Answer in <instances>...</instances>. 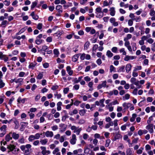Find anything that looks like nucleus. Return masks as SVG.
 <instances>
[{"label":"nucleus","mask_w":155,"mask_h":155,"mask_svg":"<svg viewBox=\"0 0 155 155\" xmlns=\"http://www.w3.org/2000/svg\"><path fill=\"white\" fill-rule=\"evenodd\" d=\"M111 134H113L114 135H115L114 138L113 139V141H115L117 140H119L122 137V135L118 132L113 133Z\"/></svg>","instance_id":"f257e3e1"},{"label":"nucleus","mask_w":155,"mask_h":155,"mask_svg":"<svg viewBox=\"0 0 155 155\" xmlns=\"http://www.w3.org/2000/svg\"><path fill=\"white\" fill-rule=\"evenodd\" d=\"M153 124H149L148 125L146 126V128L147 130H149L150 133L152 134L153 132Z\"/></svg>","instance_id":"f03ea898"},{"label":"nucleus","mask_w":155,"mask_h":155,"mask_svg":"<svg viewBox=\"0 0 155 155\" xmlns=\"http://www.w3.org/2000/svg\"><path fill=\"white\" fill-rule=\"evenodd\" d=\"M16 146L14 144H10L9 145L7 146V148L9 150H10V151H11V152L14 151L15 153H14L16 151V150H14L16 149Z\"/></svg>","instance_id":"7ed1b4c3"},{"label":"nucleus","mask_w":155,"mask_h":155,"mask_svg":"<svg viewBox=\"0 0 155 155\" xmlns=\"http://www.w3.org/2000/svg\"><path fill=\"white\" fill-rule=\"evenodd\" d=\"M149 14L150 16H152L151 18V20L152 21L155 20V11L153 9H151L150 10Z\"/></svg>","instance_id":"20e7f679"},{"label":"nucleus","mask_w":155,"mask_h":155,"mask_svg":"<svg viewBox=\"0 0 155 155\" xmlns=\"http://www.w3.org/2000/svg\"><path fill=\"white\" fill-rule=\"evenodd\" d=\"M141 40L139 41L140 45H143L144 44V41L147 39V37L146 36H143L141 38Z\"/></svg>","instance_id":"39448f33"},{"label":"nucleus","mask_w":155,"mask_h":155,"mask_svg":"<svg viewBox=\"0 0 155 155\" xmlns=\"http://www.w3.org/2000/svg\"><path fill=\"white\" fill-rule=\"evenodd\" d=\"M136 57L135 56L126 55L124 58V60L126 61H128L130 60H132L135 59Z\"/></svg>","instance_id":"423d86ee"},{"label":"nucleus","mask_w":155,"mask_h":155,"mask_svg":"<svg viewBox=\"0 0 155 155\" xmlns=\"http://www.w3.org/2000/svg\"><path fill=\"white\" fill-rule=\"evenodd\" d=\"M55 9L59 13H61L63 12L62 7L61 5H57Z\"/></svg>","instance_id":"0eeeda50"},{"label":"nucleus","mask_w":155,"mask_h":155,"mask_svg":"<svg viewBox=\"0 0 155 155\" xmlns=\"http://www.w3.org/2000/svg\"><path fill=\"white\" fill-rule=\"evenodd\" d=\"M104 101V100L103 99L99 101H97L95 102V104L97 106L104 107V106L103 104Z\"/></svg>","instance_id":"6e6552de"},{"label":"nucleus","mask_w":155,"mask_h":155,"mask_svg":"<svg viewBox=\"0 0 155 155\" xmlns=\"http://www.w3.org/2000/svg\"><path fill=\"white\" fill-rule=\"evenodd\" d=\"M110 12V15L112 16H114L115 14V8L114 7H111L109 9Z\"/></svg>","instance_id":"1a4fd4ad"},{"label":"nucleus","mask_w":155,"mask_h":155,"mask_svg":"<svg viewBox=\"0 0 155 155\" xmlns=\"http://www.w3.org/2000/svg\"><path fill=\"white\" fill-rule=\"evenodd\" d=\"M66 69L67 72L69 75L71 76L73 74V70H71V68L70 66H67Z\"/></svg>","instance_id":"9d476101"},{"label":"nucleus","mask_w":155,"mask_h":155,"mask_svg":"<svg viewBox=\"0 0 155 155\" xmlns=\"http://www.w3.org/2000/svg\"><path fill=\"white\" fill-rule=\"evenodd\" d=\"M45 135L47 137H52L53 136V133L52 131H47L45 133Z\"/></svg>","instance_id":"9b49d317"},{"label":"nucleus","mask_w":155,"mask_h":155,"mask_svg":"<svg viewBox=\"0 0 155 155\" xmlns=\"http://www.w3.org/2000/svg\"><path fill=\"white\" fill-rule=\"evenodd\" d=\"M132 67V66L130 64H128L126 65L125 68L127 72H128L131 71Z\"/></svg>","instance_id":"f8f14e48"},{"label":"nucleus","mask_w":155,"mask_h":155,"mask_svg":"<svg viewBox=\"0 0 155 155\" xmlns=\"http://www.w3.org/2000/svg\"><path fill=\"white\" fill-rule=\"evenodd\" d=\"M12 134V132H10L9 134H7L5 137V140L7 142L9 141L10 140H12V137H11L10 134Z\"/></svg>","instance_id":"ddd939ff"},{"label":"nucleus","mask_w":155,"mask_h":155,"mask_svg":"<svg viewBox=\"0 0 155 155\" xmlns=\"http://www.w3.org/2000/svg\"><path fill=\"white\" fill-rule=\"evenodd\" d=\"M19 137V135L15 132H13L12 135V137L15 140H17Z\"/></svg>","instance_id":"4468645a"},{"label":"nucleus","mask_w":155,"mask_h":155,"mask_svg":"<svg viewBox=\"0 0 155 155\" xmlns=\"http://www.w3.org/2000/svg\"><path fill=\"white\" fill-rule=\"evenodd\" d=\"M37 64V63L35 62L31 63L28 66V68L33 69H34V68L36 65Z\"/></svg>","instance_id":"2eb2a0df"},{"label":"nucleus","mask_w":155,"mask_h":155,"mask_svg":"<svg viewBox=\"0 0 155 155\" xmlns=\"http://www.w3.org/2000/svg\"><path fill=\"white\" fill-rule=\"evenodd\" d=\"M79 57V55L78 54L74 55L72 58V61L74 62H76L78 60Z\"/></svg>","instance_id":"dca6fc26"},{"label":"nucleus","mask_w":155,"mask_h":155,"mask_svg":"<svg viewBox=\"0 0 155 155\" xmlns=\"http://www.w3.org/2000/svg\"><path fill=\"white\" fill-rule=\"evenodd\" d=\"M106 55L109 58H111L113 55V54L109 50L107 51Z\"/></svg>","instance_id":"f3484780"},{"label":"nucleus","mask_w":155,"mask_h":155,"mask_svg":"<svg viewBox=\"0 0 155 155\" xmlns=\"http://www.w3.org/2000/svg\"><path fill=\"white\" fill-rule=\"evenodd\" d=\"M90 45V42L87 41L85 42L84 45V49L85 50H87L88 48Z\"/></svg>","instance_id":"a211bd4d"},{"label":"nucleus","mask_w":155,"mask_h":155,"mask_svg":"<svg viewBox=\"0 0 155 155\" xmlns=\"http://www.w3.org/2000/svg\"><path fill=\"white\" fill-rule=\"evenodd\" d=\"M38 1H36L32 3L31 5V9H33L38 4Z\"/></svg>","instance_id":"6ab92c4d"},{"label":"nucleus","mask_w":155,"mask_h":155,"mask_svg":"<svg viewBox=\"0 0 155 155\" xmlns=\"http://www.w3.org/2000/svg\"><path fill=\"white\" fill-rule=\"evenodd\" d=\"M137 116V114H133L132 115V117L130 119V121L131 122H134L135 120V118Z\"/></svg>","instance_id":"aec40b11"},{"label":"nucleus","mask_w":155,"mask_h":155,"mask_svg":"<svg viewBox=\"0 0 155 155\" xmlns=\"http://www.w3.org/2000/svg\"><path fill=\"white\" fill-rule=\"evenodd\" d=\"M26 100V98L21 99L20 97H19L18 99V102L20 103H24Z\"/></svg>","instance_id":"412c9836"},{"label":"nucleus","mask_w":155,"mask_h":155,"mask_svg":"<svg viewBox=\"0 0 155 155\" xmlns=\"http://www.w3.org/2000/svg\"><path fill=\"white\" fill-rule=\"evenodd\" d=\"M54 96L55 98L59 99L61 97V95L60 94H58L57 92H56L54 94Z\"/></svg>","instance_id":"4be33fe9"},{"label":"nucleus","mask_w":155,"mask_h":155,"mask_svg":"<svg viewBox=\"0 0 155 155\" xmlns=\"http://www.w3.org/2000/svg\"><path fill=\"white\" fill-rule=\"evenodd\" d=\"M110 73L116 72L115 68L112 65H110Z\"/></svg>","instance_id":"5701e85b"},{"label":"nucleus","mask_w":155,"mask_h":155,"mask_svg":"<svg viewBox=\"0 0 155 155\" xmlns=\"http://www.w3.org/2000/svg\"><path fill=\"white\" fill-rule=\"evenodd\" d=\"M43 76V72H40L37 77V79L39 80L41 79Z\"/></svg>","instance_id":"b1692460"},{"label":"nucleus","mask_w":155,"mask_h":155,"mask_svg":"<svg viewBox=\"0 0 155 155\" xmlns=\"http://www.w3.org/2000/svg\"><path fill=\"white\" fill-rule=\"evenodd\" d=\"M8 24V22L7 20H3L1 24V26L3 27H5Z\"/></svg>","instance_id":"393cba45"},{"label":"nucleus","mask_w":155,"mask_h":155,"mask_svg":"<svg viewBox=\"0 0 155 155\" xmlns=\"http://www.w3.org/2000/svg\"><path fill=\"white\" fill-rule=\"evenodd\" d=\"M78 113V111L76 109H74L72 111H70L69 112V114L70 115H72L73 114H76Z\"/></svg>","instance_id":"a878e982"},{"label":"nucleus","mask_w":155,"mask_h":155,"mask_svg":"<svg viewBox=\"0 0 155 155\" xmlns=\"http://www.w3.org/2000/svg\"><path fill=\"white\" fill-rule=\"evenodd\" d=\"M102 12V9L100 7H99L95 9V13H99Z\"/></svg>","instance_id":"bb28decb"},{"label":"nucleus","mask_w":155,"mask_h":155,"mask_svg":"<svg viewBox=\"0 0 155 155\" xmlns=\"http://www.w3.org/2000/svg\"><path fill=\"white\" fill-rule=\"evenodd\" d=\"M26 123L25 122H21V127H20V130L21 131H23L24 130L25 125L24 124Z\"/></svg>","instance_id":"cd10ccee"},{"label":"nucleus","mask_w":155,"mask_h":155,"mask_svg":"<svg viewBox=\"0 0 155 155\" xmlns=\"http://www.w3.org/2000/svg\"><path fill=\"white\" fill-rule=\"evenodd\" d=\"M4 4L6 6H8L10 5L11 3L10 0H5L4 2Z\"/></svg>","instance_id":"c85d7f7f"},{"label":"nucleus","mask_w":155,"mask_h":155,"mask_svg":"<svg viewBox=\"0 0 155 155\" xmlns=\"http://www.w3.org/2000/svg\"><path fill=\"white\" fill-rule=\"evenodd\" d=\"M90 151V149L89 148H88L87 145L84 148V153H87V154L89 153Z\"/></svg>","instance_id":"c756f323"},{"label":"nucleus","mask_w":155,"mask_h":155,"mask_svg":"<svg viewBox=\"0 0 155 155\" xmlns=\"http://www.w3.org/2000/svg\"><path fill=\"white\" fill-rule=\"evenodd\" d=\"M48 140L47 139H44L40 141V143L42 145H45L48 142Z\"/></svg>","instance_id":"7c9ffc66"},{"label":"nucleus","mask_w":155,"mask_h":155,"mask_svg":"<svg viewBox=\"0 0 155 155\" xmlns=\"http://www.w3.org/2000/svg\"><path fill=\"white\" fill-rule=\"evenodd\" d=\"M132 37V35L130 34H128L126 36V37L124 38V41H127L130 39Z\"/></svg>","instance_id":"2f4dec72"},{"label":"nucleus","mask_w":155,"mask_h":155,"mask_svg":"<svg viewBox=\"0 0 155 155\" xmlns=\"http://www.w3.org/2000/svg\"><path fill=\"white\" fill-rule=\"evenodd\" d=\"M43 41V40L42 39L36 38V40L35 41V42L37 45H39Z\"/></svg>","instance_id":"473e14b6"},{"label":"nucleus","mask_w":155,"mask_h":155,"mask_svg":"<svg viewBox=\"0 0 155 155\" xmlns=\"http://www.w3.org/2000/svg\"><path fill=\"white\" fill-rule=\"evenodd\" d=\"M98 48V46L97 45L95 44L94 45L92 48V51H96V50Z\"/></svg>","instance_id":"72a5a7b5"},{"label":"nucleus","mask_w":155,"mask_h":155,"mask_svg":"<svg viewBox=\"0 0 155 155\" xmlns=\"http://www.w3.org/2000/svg\"><path fill=\"white\" fill-rule=\"evenodd\" d=\"M28 139L29 141H32L33 140L35 139V136L33 135H31L29 137Z\"/></svg>","instance_id":"f704fd0d"},{"label":"nucleus","mask_w":155,"mask_h":155,"mask_svg":"<svg viewBox=\"0 0 155 155\" xmlns=\"http://www.w3.org/2000/svg\"><path fill=\"white\" fill-rule=\"evenodd\" d=\"M133 20L135 21L136 22H139L140 21L141 18L140 16H137Z\"/></svg>","instance_id":"c9c22d12"},{"label":"nucleus","mask_w":155,"mask_h":155,"mask_svg":"<svg viewBox=\"0 0 155 155\" xmlns=\"http://www.w3.org/2000/svg\"><path fill=\"white\" fill-rule=\"evenodd\" d=\"M120 5L121 7H124L125 8H127L128 7L127 4H125L123 2H121Z\"/></svg>","instance_id":"e433bc0d"},{"label":"nucleus","mask_w":155,"mask_h":155,"mask_svg":"<svg viewBox=\"0 0 155 155\" xmlns=\"http://www.w3.org/2000/svg\"><path fill=\"white\" fill-rule=\"evenodd\" d=\"M132 153V151L130 148H128L126 151V155H131Z\"/></svg>","instance_id":"4c0bfd02"},{"label":"nucleus","mask_w":155,"mask_h":155,"mask_svg":"<svg viewBox=\"0 0 155 155\" xmlns=\"http://www.w3.org/2000/svg\"><path fill=\"white\" fill-rule=\"evenodd\" d=\"M147 42L150 44H152L154 42V40L152 38H150L147 39Z\"/></svg>","instance_id":"58836bf2"},{"label":"nucleus","mask_w":155,"mask_h":155,"mask_svg":"<svg viewBox=\"0 0 155 155\" xmlns=\"http://www.w3.org/2000/svg\"><path fill=\"white\" fill-rule=\"evenodd\" d=\"M106 143L105 144V146L106 147H108L110 144V143L111 142V141L109 139H107L106 140Z\"/></svg>","instance_id":"ea45409f"},{"label":"nucleus","mask_w":155,"mask_h":155,"mask_svg":"<svg viewBox=\"0 0 155 155\" xmlns=\"http://www.w3.org/2000/svg\"><path fill=\"white\" fill-rule=\"evenodd\" d=\"M86 110L85 109L80 110L79 112V114L83 116L85 113Z\"/></svg>","instance_id":"a19ab883"},{"label":"nucleus","mask_w":155,"mask_h":155,"mask_svg":"<svg viewBox=\"0 0 155 155\" xmlns=\"http://www.w3.org/2000/svg\"><path fill=\"white\" fill-rule=\"evenodd\" d=\"M14 8L13 7L10 6L7 8V11L8 12H10L14 10Z\"/></svg>","instance_id":"79ce46f5"},{"label":"nucleus","mask_w":155,"mask_h":155,"mask_svg":"<svg viewBox=\"0 0 155 155\" xmlns=\"http://www.w3.org/2000/svg\"><path fill=\"white\" fill-rule=\"evenodd\" d=\"M134 71H136L138 70H141L142 69V67L141 66H138L134 68Z\"/></svg>","instance_id":"37998d69"},{"label":"nucleus","mask_w":155,"mask_h":155,"mask_svg":"<svg viewBox=\"0 0 155 155\" xmlns=\"http://www.w3.org/2000/svg\"><path fill=\"white\" fill-rule=\"evenodd\" d=\"M117 50L118 48L117 47H114L112 48L111 51L113 53H116L117 52Z\"/></svg>","instance_id":"c03bdc74"},{"label":"nucleus","mask_w":155,"mask_h":155,"mask_svg":"<svg viewBox=\"0 0 155 155\" xmlns=\"http://www.w3.org/2000/svg\"><path fill=\"white\" fill-rule=\"evenodd\" d=\"M59 127H64V128L63 130H61V131L62 132H64L66 130V127L65 126V124H64L62 123L60 124L59 125Z\"/></svg>","instance_id":"a18cd8bd"},{"label":"nucleus","mask_w":155,"mask_h":155,"mask_svg":"<svg viewBox=\"0 0 155 155\" xmlns=\"http://www.w3.org/2000/svg\"><path fill=\"white\" fill-rule=\"evenodd\" d=\"M120 53H122V54L124 55H126V53L125 51L124 48H122L120 50Z\"/></svg>","instance_id":"49530a36"},{"label":"nucleus","mask_w":155,"mask_h":155,"mask_svg":"<svg viewBox=\"0 0 155 155\" xmlns=\"http://www.w3.org/2000/svg\"><path fill=\"white\" fill-rule=\"evenodd\" d=\"M110 3H108V2L107 1H104L103 2V7H104L105 6H108L110 5Z\"/></svg>","instance_id":"de8ad7c7"},{"label":"nucleus","mask_w":155,"mask_h":155,"mask_svg":"<svg viewBox=\"0 0 155 155\" xmlns=\"http://www.w3.org/2000/svg\"><path fill=\"white\" fill-rule=\"evenodd\" d=\"M133 21L132 19H129L128 21V24L129 26H131L133 25Z\"/></svg>","instance_id":"09e8293b"},{"label":"nucleus","mask_w":155,"mask_h":155,"mask_svg":"<svg viewBox=\"0 0 155 155\" xmlns=\"http://www.w3.org/2000/svg\"><path fill=\"white\" fill-rule=\"evenodd\" d=\"M104 13L103 12H101L99 13H97L96 17L98 18H101L103 16Z\"/></svg>","instance_id":"8fccbe9b"},{"label":"nucleus","mask_w":155,"mask_h":155,"mask_svg":"<svg viewBox=\"0 0 155 155\" xmlns=\"http://www.w3.org/2000/svg\"><path fill=\"white\" fill-rule=\"evenodd\" d=\"M54 53V54L56 55L57 57H58V55L59 54V52L58 50L57 49H54L53 51Z\"/></svg>","instance_id":"3c124183"},{"label":"nucleus","mask_w":155,"mask_h":155,"mask_svg":"<svg viewBox=\"0 0 155 155\" xmlns=\"http://www.w3.org/2000/svg\"><path fill=\"white\" fill-rule=\"evenodd\" d=\"M118 104V102L117 100H114L112 102H111L110 105H114L117 104Z\"/></svg>","instance_id":"603ef678"},{"label":"nucleus","mask_w":155,"mask_h":155,"mask_svg":"<svg viewBox=\"0 0 155 155\" xmlns=\"http://www.w3.org/2000/svg\"><path fill=\"white\" fill-rule=\"evenodd\" d=\"M5 85V83L3 82L2 80H0V88H2Z\"/></svg>","instance_id":"864d4df0"},{"label":"nucleus","mask_w":155,"mask_h":155,"mask_svg":"<svg viewBox=\"0 0 155 155\" xmlns=\"http://www.w3.org/2000/svg\"><path fill=\"white\" fill-rule=\"evenodd\" d=\"M7 128V126L6 125H3L0 128V130L2 131H3V130H5L6 131V128Z\"/></svg>","instance_id":"5fc2aeb1"},{"label":"nucleus","mask_w":155,"mask_h":155,"mask_svg":"<svg viewBox=\"0 0 155 155\" xmlns=\"http://www.w3.org/2000/svg\"><path fill=\"white\" fill-rule=\"evenodd\" d=\"M125 68L124 66H122L118 70V72H124V69Z\"/></svg>","instance_id":"6e6d98bb"},{"label":"nucleus","mask_w":155,"mask_h":155,"mask_svg":"<svg viewBox=\"0 0 155 155\" xmlns=\"http://www.w3.org/2000/svg\"><path fill=\"white\" fill-rule=\"evenodd\" d=\"M87 2V0H80V4L82 5L85 4Z\"/></svg>","instance_id":"4d7b16f0"},{"label":"nucleus","mask_w":155,"mask_h":155,"mask_svg":"<svg viewBox=\"0 0 155 155\" xmlns=\"http://www.w3.org/2000/svg\"><path fill=\"white\" fill-rule=\"evenodd\" d=\"M18 3V1L16 0H15L12 2V5L14 6L17 7V4Z\"/></svg>","instance_id":"13d9d810"},{"label":"nucleus","mask_w":155,"mask_h":155,"mask_svg":"<svg viewBox=\"0 0 155 155\" xmlns=\"http://www.w3.org/2000/svg\"><path fill=\"white\" fill-rule=\"evenodd\" d=\"M81 130V128H79V129H78L77 130H74V133L76 132V134L77 135H78L79 134L80 132V131Z\"/></svg>","instance_id":"bf43d9fd"},{"label":"nucleus","mask_w":155,"mask_h":155,"mask_svg":"<svg viewBox=\"0 0 155 155\" xmlns=\"http://www.w3.org/2000/svg\"><path fill=\"white\" fill-rule=\"evenodd\" d=\"M24 140L25 139L23 137H22V138L18 140V141L19 143H24Z\"/></svg>","instance_id":"052dcab7"},{"label":"nucleus","mask_w":155,"mask_h":155,"mask_svg":"<svg viewBox=\"0 0 155 155\" xmlns=\"http://www.w3.org/2000/svg\"><path fill=\"white\" fill-rule=\"evenodd\" d=\"M134 84L136 85L137 86V88H139L141 87V86L139 85V81H137Z\"/></svg>","instance_id":"680f3d73"},{"label":"nucleus","mask_w":155,"mask_h":155,"mask_svg":"<svg viewBox=\"0 0 155 155\" xmlns=\"http://www.w3.org/2000/svg\"><path fill=\"white\" fill-rule=\"evenodd\" d=\"M85 122V121L84 119H80L78 122V124H84Z\"/></svg>","instance_id":"e2e57ef3"},{"label":"nucleus","mask_w":155,"mask_h":155,"mask_svg":"<svg viewBox=\"0 0 155 155\" xmlns=\"http://www.w3.org/2000/svg\"><path fill=\"white\" fill-rule=\"evenodd\" d=\"M76 140L71 139L70 140V143L72 145H74L76 143Z\"/></svg>","instance_id":"0e129e2a"},{"label":"nucleus","mask_w":155,"mask_h":155,"mask_svg":"<svg viewBox=\"0 0 155 155\" xmlns=\"http://www.w3.org/2000/svg\"><path fill=\"white\" fill-rule=\"evenodd\" d=\"M48 47L46 45H44L42 47L41 50L43 51H45L48 49Z\"/></svg>","instance_id":"69168bd1"},{"label":"nucleus","mask_w":155,"mask_h":155,"mask_svg":"<svg viewBox=\"0 0 155 155\" xmlns=\"http://www.w3.org/2000/svg\"><path fill=\"white\" fill-rule=\"evenodd\" d=\"M85 57V53H83L81 54L80 56V59L82 60H84Z\"/></svg>","instance_id":"338daca9"},{"label":"nucleus","mask_w":155,"mask_h":155,"mask_svg":"<svg viewBox=\"0 0 155 155\" xmlns=\"http://www.w3.org/2000/svg\"><path fill=\"white\" fill-rule=\"evenodd\" d=\"M25 74V73L24 72L21 71L19 73L18 76L19 77H23Z\"/></svg>","instance_id":"774afa93"}]
</instances>
